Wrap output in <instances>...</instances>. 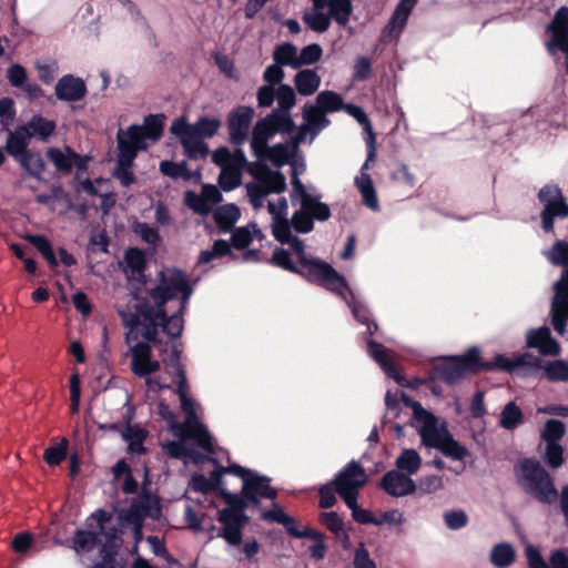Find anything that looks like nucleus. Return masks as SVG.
<instances>
[{
	"instance_id": "nucleus-10",
	"label": "nucleus",
	"mask_w": 568,
	"mask_h": 568,
	"mask_svg": "<svg viewBox=\"0 0 568 568\" xmlns=\"http://www.w3.org/2000/svg\"><path fill=\"white\" fill-rule=\"evenodd\" d=\"M285 73L283 67L274 62L266 67L263 72V80L266 82L257 89L256 99L260 108H270L276 101L282 109H293L296 104L294 88L282 83Z\"/></svg>"
},
{
	"instance_id": "nucleus-5",
	"label": "nucleus",
	"mask_w": 568,
	"mask_h": 568,
	"mask_svg": "<svg viewBox=\"0 0 568 568\" xmlns=\"http://www.w3.org/2000/svg\"><path fill=\"white\" fill-rule=\"evenodd\" d=\"M293 246L300 257L302 265L307 270V277L311 282L322 285L326 290L341 296L352 311L355 320L367 326V334L373 335L377 324L371 321V312L348 287L346 280L338 274L328 263L308 256L304 251L303 241L295 240Z\"/></svg>"
},
{
	"instance_id": "nucleus-3",
	"label": "nucleus",
	"mask_w": 568,
	"mask_h": 568,
	"mask_svg": "<svg viewBox=\"0 0 568 568\" xmlns=\"http://www.w3.org/2000/svg\"><path fill=\"white\" fill-rule=\"evenodd\" d=\"M292 166L290 193L291 202L297 206L292 217L288 219V204L284 196L276 200H267V212L271 215L272 234L276 241L290 242L291 227L296 233H310L314 229V222H325L331 217L329 206L322 202V194L312 185H305L298 175L305 170L304 163H298L293 159L290 161Z\"/></svg>"
},
{
	"instance_id": "nucleus-33",
	"label": "nucleus",
	"mask_w": 568,
	"mask_h": 568,
	"mask_svg": "<svg viewBox=\"0 0 568 568\" xmlns=\"http://www.w3.org/2000/svg\"><path fill=\"white\" fill-rule=\"evenodd\" d=\"M292 230H294L293 226L291 227V231ZM291 236H292L291 241L286 242V244H290V246L293 250L294 254L296 255L297 260H300V257L293 246V243L295 240H298V241H301V240L298 237L294 236L292 233H291ZM283 244H285V242ZM298 262H301V261H298ZM272 263L278 267L286 270V271L302 274L304 277H306L308 281H311L307 277V270L303 265H301L303 267V271H300L297 268V266L292 262L288 251H286L284 248H276L274 251L273 256H272ZM300 264H302V263H300Z\"/></svg>"
},
{
	"instance_id": "nucleus-64",
	"label": "nucleus",
	"mask_w": 568,
	"mask_h": 568,
	"mask_svg": "<svg viewBox=\"0 0 568 568\" xmlns=\"http://www.w3.org/2000/svg\"><path fill=\"white\" fill-rule=\"evenodd\" d=\"M353 565L354 568H377L374 560L371 559L368 550L365 548L364 544H361L355 550Z\"/></svg>"
},
{
	"instance_id": "nucleus-34",
	"label": "nucleus",
	"mask_w": 568,
	"mask_h": 568,
	"mask_svg": "<svg viewBox=\"0 0 568 568\" xmlns=\"http://www.w3.org/2000/svg\"><path fill=\"white\" fill-rule=\"evenodd\" d=\"M355 186L362 195L363 203L373 211H378L379 203L371 175H357Z\"/></svg>"
},
{
	"instance_id": "nucleus-32",
	"label": "nucleus",
	"mask_w": 568,
	"mask_h": 568,
	"mask_svg": "<svg viewBox=\"0 0 568 568\" xmlns=\"http://www.w3.org/2000/svg\"><path fill=\"white\" fill-rule=\"evenodd\" d=\"M225 469H229V466L217 467L211 473V476L209 478L205 477L204 475H193L190 480L191 489L199 493H209L215 490L221 483L222 475L232 474L231 470Z\"/></svg>"
},
{
	"instance_id": "nucleus-30",
	"label": "nucleus",
	"mask_w": 568,
	"mask_h": 568,
	"mask_svg": "<svg viewBox=\"0 0 568 568\" xmlns=\"http://www.w3.org/2000/svg\"><path fill=\"white\" fill-rule=\"evenodd\" d=\"M110 519L111 514L105 511L104 509L95 510L89 518V520H93L97 523V529L99 535H104V545H108V550L114 551L113 548L116 546L120 530L116 527H106V524L110 521Z\"/></svg>"
},
{
	"instance_id": "nucleus-54",
	"label": "nucleus",
	"mask_w": 568,
	"mask_h": 568,
	"mask_svg": "<svg viewBox=\"0 0 568 568\" xmlns=\"http://www.w3.org/2000/svg\"><path fill=\"white\" fill-rule=\"evenodd\" d=\"M303 21L315 32H325L331 26V19L321 11L307 12L303 16Z\"/></svg>"
},
{
	"instance_id": "nucleus-36",
	"label": "nucleus",
	"mask_w": 568,
	"mask_h": 568,
	"mask_svg": "<svg viewBox=\"0 0 568 568\" xmlns=\"http://www.w3.org/2000/svg\"><path fill=\"white\" fill-rule=\"evenodd\" d=\"M524 413L515 403H507L499 416V426L506 430H514L524 423Z\"/></svg>"
},
{
	"instance_id": "nucleus-52",
	"label": "nucleus",
	"mask_w": 568,
	"mask_h": 568,
	"mask_svg": "<svg viewBox=\"0 0 568 568\" xmlns=\"http://www.w3.org/2000/svg\"><path fill=\"white\" fill-rule=\"evenodd\" d=\"M231 252L230 244L224 240H216L211 250L202 251L199 256V264H207L217 257L227 255Z\"/></svg>"
},
{
	"instance_id": "nucleus-26",
	"label": "nucleus",
	"mask_w": 568,
	"mask_h": 568,
	"mask_svg": "<svg viewBox=\"0 0 568 568\" xmlns=\"http://www.w3.org/2000/svg\"><path fill=\"white\" fill-rule=\"evenodd\" d=\"M300 144H295V135L292 136L291 143H278L274 146L266 148L265 153L261 158V163L270 161L276 168H281L284 164L290 163L291 159L294 158ZM280 171L278 169H276Z\"/></svg>"
},
{
	"instance_id": "nucleus-13",
	"label": "nucleus",
	"mask_w": 568,
	"mask_h": 568,
	"mask_svg": "<svg viewBox=\"0 0 568 568\" xmlns=\"http://www.w3.org/2000/svg\"><path fill=\"white\" fill-rule=\"evenodd\" d=\"M538 199L544 204L541 211L542 230L551 232L556 217H568V204L565 201L561 189L557 184H546L539 190Z\"/></svg>"
},
{
	"instance_id": "nucleus-24",
	"label": "nucleus",
	"mask_w": 568,
	"mask_h": 568,
	"mask_svg": "<svg viewBox=\"0 0 568 568\" xmlns=\"http://www.w3.org/2000/svg\"><path fill=\"white\" fill-rule=\"evenodd\" d=\"M87 93V88L80 78L71 74L62 77L55 84V95L59 100L75 102L81 100Z\"/></svg>"
},
{
	"instance_id": "nucleus-12",
	"label": "nucleus",
	"mask_w": 568,
	"mask_h": 568,
	"mask_svg": "<svg viewBox=\"0 0 568 568\" xmlns=\"http://www.w3.org/2000/svg\"><path fill=\"white\" fill-rule=\"evenodd\" d=\"M227 470L242 479V495L248 501L258 505L261 498L274 499L276 497V490L270 486L268 477L261 476L256 471L237 464L230 465Z\"/></svg>"
},
{
	"instance_id": "nucleus-35",
	"label": "nucleus",
	"mask_w": 568,
	"mask_h": 568,
	"mask_svg": "<svg viewBox=\"0 0 568 568\" xmlns=\"http://www.w3.org/2000/svg\"><path fill=\"white\" fill-rule=\"evenodd\" d=\"M273 61L280 65L298 70L297 47L291 42L277 44L273 50Z\"/></svg>"
},
{
	"instance_id": "nucleus-23",
	"label": "nucleus",
	"mask_w": 568,
	"mask_h": 568,
	"mask_svg": "<svg viewBox=\"0 0 568 568\" xmlns=\"http://www.w3.org/2000/svg\"><path fill=\"white\" fill-rule=\"evenodd\" d=\"M170 131L175 135L184 149V153L190 159H204L209 154V146L202 138L186 131L182 128L174 129L172 122Z\"/></svg>"
},
{
	"instance_id": "nucleus-44",
	"label": "nucleus",
	"mask_w": 568,
	"mask_h": 568,
	"mask_svg": "<svg viewBox=\"0 0 568 568\" xmlns=\"http://www.w3.org/2000/svg\"><path fill=\"white\" fill-rule=\"evenodd\" d=\"M17 161L28 172V174L38 180L41 179V175L45 169V164L40 153L29 151L28 153L17 159Z\"/></svg>"
},
{
	"instance_id": "nucleus-6",
	"label": "nucleus",
	"mask_w": 568,
	"mask_h": 568,
	"mask_svg": "<svg viewBox=\"0 0 568 568\" xmlns=\"http://www.w3.org/2000/svg\"><path fill=\"white\" fill-rule=\"evenodd\" d=\"M163 114H150L142 125H131L125 131L118 132V164L115 178L124 186H129L135 180L131 165L139 151L146 150L150 143L156 142L163 132Z\"/></svg>"
},
{
	"instance_id": "nucleus-25",
	"label": "nucleus",
	"mask_w": 568,
	"mask_h": 568,
	"mask_svg": "<svg viewBox=\"0 0 568 568\" xmlns=\"http://www.w3.org/2000/svg\"><path fill=\"white\" fill-rule=\"evenodd\" d=\"M174 129H184L191 133L205 139L216 134L221 126V121L216 118L201 116L195 123L190 124L185 116L178 118L173 121Z\"/></svg>"
},
{
	"instance_id": "nucleus-7",
	"label": "nucleus",
	"mask_w": 568,
	"mask_h": 568,
	"mask_svg": "<svg viewBox=\"0 0 568 568\" xmlns=\"http://www.w3.org/2000/svg\"><path fill=\"white\" fill-rule=\"evenodd\" d=\"M540 366V359L532 354L524 353L507 357L496 355L491 362H480L479 351L473 347L466 354L458 357H452L439 368V377L448 384H454L464 377L467 372H478L479 369H498L508 373L519 372L521 369H531Z\"/></svg>"
},
{
	"instance_id": "nucleus-1",
	"label": "nucleus",
	"mask_w": 568,
	"mask_h": 568,
	"mask_svg": "<svg viewBox=\"0 0 568 568\" xmlns=\"http://www.w3.org/2000/svg\"><path fill=\"white\" fill-rule=\"evenodd\" d=\"M154 306L136 302L133 310H119L125 333V343L131 352V369L145 379L148 393L158 394L171 389L165 374L155 375L160 362L152 359L150 342H155L158 327L170 337H179L183 331L182 314L186 308L192 287L186 275L176 268H164L158 274V284L149 290Z\"/></svg>"
},
{
	"instance_id": "nucleus-50",
	"label": "nucleus",
	"mask_w": 568,
	"mask_h": 568,
	"mask_svg": "<svg viewBox=\"0 0 568 568\" xmlns=\"http://www.w3.org/2000/svg\"><path fill=\"white\" fill-rule=\"evenodd\" d=\"M160 171L163 175L170 176L172 179H184L191 180L193 173L187 170V164L185 161L181 163H174L172 161H162L160 163Z\"/></svg>"
},
{
	"instance_id": "nucleus-59",
	"label": "nucleus",
	"mask_w": 568,
	"mask_h": 568,
	"mask_svg": "<svg viewBox=\"0 0 568 568\" xmlns=\"http://www.w3.org/2000/svg\"><path fill=\"white\" fill-rule=\"evenodd\" d=\"M562 447L559 443L546 444L545 460L551 468H558L562 465Z\"/></svg>"
},
{
	"instance_id": "nucleus-2",
	"label": "nucleus",
	"mask_w": 568,
	"mask_h": 568,
	"mask_svg": "<svg viewBox=\"0 0 568 568\" xmlns=\"http://www.w3.org/2000/svg\"><path fill=\"white\" fill-rule=\"evenodd\" d=\"M181 351L176 344L172 345L170 355L163 357V363L172 368L178 377V387L175 392L181 402V409L185 414V420L179 423L175 414L164 402L158 405L159 415L165 419L174 436L179 437L178 442L166 444L168 454L175 458L190 459L194 463L203 460V456L191 448L190 443H195L200 448L209 454L214 453V442L206 427L199 420L196 416V403L187 396L189 385L185 371L180 362Z\"/></svg>"
},
{
	"instance_id": "nucleus-15",
	"label": "nucleus",
	"mask_w": 568,
	"mask_h": 568,
	"mask_svg": "<svg viewBox=\"0 0 568 568\" xmlns=\"http://www.w3.org/2000/svg\"><path fill=\"white\" fill-rule=\"evenodd\" d=\"M161 509L158 500L150 495L136 497L129 509L120 514L122 525H132L134 534L138 536L142 531L143 520L146 517L159 518Z\"/></svg>"
},
{
	"instance_id": "nucleus-17",
	"label": "nucleus",
	"mask_w": 568,
	"mask_h": 568,
	"mask_svg": "<svg viewBox=\"0 0 568 568\" xmlns=\"http://www.w3.org/2000/svg\"><path fill=\"white\" fill-rule=\"evenodd\" d=\"M219 521L222 528L217 536L231 546H240L243 528L248 521L247 516L241 509L224 508L219 513Z\"/></svg>"
},
{
	"instance_id": "nucleus-27",
	"label": "nucleus",
	"mask_w": 568,
	"mask_h": 568,
	"mask_svg": "<svg viewBox=\"0 0 568 568\" xmlns=\"http://www.w3.org/2000/svg\"><path fill=\"white\" fill-rule=\"evenodd\" d=\"M367 352L369 356L383 368L388 377L399 382V374L394 364L393 353L385 348L382 344L367 341Z\"/></svg>"
},
{
	"instance_id": "nucleus-48",
	"label": "nucleus",
	"mask_w": 568,
	"mask_h": 568,
	"mask_svg": "<svg viewBox=\"0 0 568 568\" xmlns=\"http://www.w3.org/2000/svg\"><path fill=\"white\" fill-rule=\"evenodd\" d=\"M323 55V49L317 43H311L305 45L300 51L297 50V63L298 69H303V67L315 64L321 60Z\"/></svg>"
},
{
	"instance_id": "nucleus-9",
	"label": "nucleus",
	"mask_w": 568,
	"mask_h": 568,
	"mask_svg": "<svg viewBox=\"0 0 568 568\" xmlns=\"http://www.w3.org/2000/svg\"><path fill=\"white\" fill-rule=\"evenodd\" d=\"M515 473L519 487L530 497L547 505L558 500L559 493L551 476L537 459L519 460Z\"/></svg>"
},
{
	"instance_id": "nucleus-47",
	"label": "nucleus",
	"mask_w": 568,
	"mask_h": 568,
	"mask_svg": "<svg viewBox=\"0 0 568 568\" xmlns=\"http://www.w3.org/2000/svg\"><path fill=\"white\" fill-rule=\"evenodd\" d=\"M327 3L333 19L341 26H345L352 13L351 0H324L323 6Z\"/></svg>"
},
{
	"instance_id": "nucleus-42",
	"label": "nucleus",
	"mask_w": 568,
	"mask_h": 568,
	"mask_svg": "<svg viewBox=\"0 0 568 568\" xmlns=\"http://www.w3.org/2000/svg\"><path fill=\"white\" fill-rule=\"evenodd\" d=\"M240 216V209L235 204L222 205L214 212L215 222L222 232L229 231Z\"/></svg>"
},
{
	"instance_id": "nucleus-8",
	"label": "nucleus",
	"mask_w": 568,
	"mask_h": 568,
	"mask_svg": "<svg viewBox=\"0 0 568 568\" xmlns=\"http://www.w3.org/2000/svg\"><path fill=\"white\" fill-rule=\"evenodd\" d=\"M403 400L413 409L414 425L418 429L425 446L437 448L445 456L455 460H463L468 455L466 447L452 437L445 424L439 425L434 414L426 410L418 402L405 395Z\"/></svg>"
},
{
	"instance_id": "nucleus-40",
	"label": "nucleus",
	"mask_w": 568,
	"mask_h": 568,
	"mask_svg": "<svg viewBox=\"0 0 568 568\" xmlns=\"http://www.w3.org/2000/svg\"><path fill=\"white\" fill-rule=\"evenodd\" d=\"M48 159L54 164L55 169L60 172H70L75 164L79 156L70 149L65 151L52 148L47 152Z\"/></svg>"
},
{
	"instance_id": "nucleus-39",
	"label": "nucleus",
	"mask_w": 568,
	"mask_h": 568,
	"mask_svg": "<svg viewBox=\"0 0 568 568\" xmlns=\"http://www.w3.org/2000/svg\"><path fill=\"white\" fill-rule=\"evenodd\" d=\"M395 465L397 470L408 475L409 477L416 474L422 466V458L415 449H403L396 458Z\"/></svg>"
},
{
	"instance_id": "nucleus-22",
	"label": "nucleus",
	"mask_w": 568,
	"mask_h": 568,
	"mask_svg": "<svg viewBox=\"0 0 568 568\" xmlns=\"http://www.w3.org/2000/svg\"><path fill=\"white\" fill-rule=\"evenodd\" d=\"M527 345L537 348L542 356H556L560 353V345L551 337L549 327L542 326L527 333Z\"/></svg>"
},
{
	"instance_id": "nucleus-31",
	"label": "nucleus",
	"mask_w": 568,
	"mask_h": 568,
	"mask_svg": "<svg viewBox=\"0 0 568 568\" xmlns=\"http://www.w3.org/2000/svg\"><path fill=\"white\" fill-rule=\"evenodd\" d=\"M30 139L31 138L29 132H27L22 125L18 126L14 131L9 132L6 143V151L9 155L17 160L29 152L27 146Z\"/></svg>"
},
{
	"instance_id": "nucleus-55",
	"label": "nucleus",
	"mask_w": 568,
	"mask_h": 568,
	"mask_svg": "<svg viewBox=\"0 0 568 568\" xmlns=\"http://www.w3.org/2000/svg\"><path fill=\"white\" fill-rule=\"evenodd\" d=\"M28 241L43 255L51 266H57L58 261L50 242L42 235H29Z\"/></svg>"
},
{
	"instance_id": "nucleus-4",
	"label": "nucleus",
	"mask_w": 568,
	"mask_h": 568,
	"mask_svg": "<svg viewBox=\"0 0 568 568\" xmlns=\"http://www.w3.org/2000/svg\"><path fill=\"white\" fill-rule=\"evenodd\" d=\"M212 161L220 168L217 179L220 187L232 191L242 184V172L246 171L252 181L245 184L246 196L255 211L264 207L266 199L272 194H281L286 190V178L277 170H272L261 161L248 162L241 148L231 152L226 146L216 149Z\"/></svg>"
},
{
	"instance_id": "nucleus-57",
	"label": "nucleus",
	"mask_w": 568,
	"mask_h": 568,
	"mask_svg": "<svg viewBox=\"0 0 568 568\" xmlns=\"http://www.w3.org/2000/svg\"><path fill=\"white\" fill-rule=\"evenodd\" d=\"M422 494H434L444 488V478L439 475H425L416 484Z\"/></svg>"
},
{
	"instance_id": "nucleus-45",
	"label": "nucleus",
	"mask_w": 568,
	"mask_h": 568,
	"mask_svg": "<svg viewBox=\"0 0 568 568\" xmlns=\"http://www.w3.org/2000/svg\"><path fill=\"white\" fill-rule=\"evenodd\" d=\"M254 237L257 240H262L263 237L262 232L256 227L255 224L239 227L232 234V245L239 250L245 248L250 245Z\"/></svg>"
},
{
	"instance_id": "nucleus-56",
	"label": "nucleus",
	"mask_w": 568,
	"mask_h": 568,
	"mask_svg": "<svg viewBox=\"0 0 568 568\" xmlns=\"http://www.w3.org/2000/svg\"><path fill=\"white\" fill-rule=\"evenodd\" d=\"M547 258L554 264L559 266L568 265V242L557 241L550 251L546 253ZM568 271V268H567ZM566 272V270L564 271ZM565 274V273H562ZM564 275H561L562 277Z\"/></svg>"
},
{
	"instance_id": "nucleus-58",
	"label": "nucleus",
	"mask_w": 568,
	"mask_h": 568,
	"mask_svg": "<svg viewBox=\"0 0 568 568\" xmlns=\"http://www.w3.org/2000/svg\"><path fill=\"white\" fill-rule=\"evenodd\" d=\"M184 202L189 209L197 214L207 215L210 213V206L205 204L201 193L197 194L193 191L185 192Z\"/></svg>"
},
{
	"instance_id": "nucleus-16",
	"label": "nucleus",
	"mask_w": 568,
	"mask_h": 568,
	"mask_svg": "<svg viewBox=\"0 0 568 568\" xmlns=\"http://www.w3.org/2000/svg\"><path fill=\"white\" fill-rule=\"evenodd\" d=\"M303 123L298 126L295 135V144L304 143L307 138L310 143L317 134L327 128L331 123L329 119L314 103L306 102L302 108Z\"/></svg>"
},
{
	"instance_id": "nucleus-41",
	"label": "nucleus",
	"mask_w": 568,
	"mask_h": 568,
	"mask_svg": "<svg viewBox=\"0 0 568 568\" xmlns=\"http://www.w3.org/2000/svg\"><path fill=\"white\" fill-rule=\"evenodd\" d=\"M314 104L325 114L337 112L345 106L342 95L331 90L320 92Z\"/></svg>"
},
{
	"instance_id": "nucleus-53",
	"label": "nucleus",
	"mask_w": 568,
	"mask_h": 568,
	"mask_svg": "<svg viewBox=\"0 0 568 568\" xmlns=\"http://www.w3.org/2000/svg\"><path fill=\"white\" fill-rule=\"evenodd\" d=\"M546 377L552 382L568 381V363L565 361L548 362L544 366Z\"/></svg>"
},
{
	"instance_id": "nucleus-61",
	"label": "nucleus",
	"mask_w": 568,
	"mask_h": 568,
	"mask_svg": "<svg viewBox=\"0 0 568 568\" xmlns=\"http://www.w3.org/2000/svg\"><path fill=\"white\" fill-rule=\"evenodd\" d=\"M352 511V517L359 524H373L376 525L377 517L372 511L363 509L357 504V498H354V503L346 504Z\"/></svg>"
},
{
	"instance_id": "nucleus-43",
	"label": "nucleus",
	"mask_w": 568,
	"mask_h": 568,
	"mask_svg": "<svg viewBox=\"0 0 568 568\" xmlns=\"http://www.w3.org/2000/svg\"><path fill=\"white\" fill-rule=\"evenodd\" d=\"M516 552L511 545L501 542L493 547L490 561L497 568H506L515 561Z\"/></svg>"
},
{
	"instance_id": "nucleus-14",
	"label": "nucleus",
	"mask_w": 568,
	"mask_h": 568,
	"mask_svg": "<svg viewBox=\"0 0 568 568\" xmlns=\"http://www.w3.org/2000/svg\"><path fill=\"white\" fill-rule=\"evenodd\" d=\"M367 475L362 465L357 462L348 463L332 481L336 493L345 504L354 503L358 497L359 489L366 484Z\"/></svg>"
},
{
	"instance_id": "nucleus-49",
	"label": "nucleus",
	"mask_w": 568,
	"mask_h": 568,
	"mask_svg": "<svg viewBox=\"0 0 568 568\" xmlns=\"http://www.w3.org/2000/svg\"><path fill=\"white\" fill-rule=\"evenodd\" d=\"M417 1L418 0H400L389 22L392 29L398 28L400 30L404 28Z\"/></svg>"
},
{
	"instance_id": "nucleus-51",
	"label": "nucleus",
	"mask_w": 568,
	"mask_h": 568,
	"mask_svg": "<svg viewBox=\"0 0 568 568\" xmlns=\"http://www.w3.org/2000/svg\"><path fill=\"white\" fill-rule=\"evenodd\" d=\"M564 435L565 424L558 419L547 420L541 430V438L546 444L559 443Z\"/></svg>"
},
{
	"instance_id": "nucleus-63",
	"label": "nucleus",
	"mask_w": 568,
	"mask_h": 568,
	"mask_svg": "<svg viewBox=\"0 0 568 568\" xmlns=\"http://www.w3.org/2000/svg\"><path fill=\"white\" fill-rule=\"evenodd\" d=\"M134 231L148 244L155 245L160 241L158 230L146 223L136 224Z\"/></svg>"
},
{
	"instance_id": "nucleus-19",
	"label": "nucleus",
	"mask_w": 568,
	"mask_h": 568,
	"mask_svg": "<svg viewBox=\"0 0 568 568\" xmlns=\"http://www.w3.org/2000/svg\"><path fill=\"white\" fill-rule=\"evenodd\" d=\"M254 115L251 106H239L227 120L230 141L236 146L243 145L248 138V130Z\"/></svg>"
},
{
	"instance_id": "nucleus-18",
	"label": "nucleus",
	"mask_w": 568,
	"mask_h": 568,
	"mask_svg": "<svg viewBox=\"0 0 568 568\" xmlns=\"http://www.w3.org/2000/svg\"><path fill=\"white\" fill-rule=\"evenodd\" d=\"M555 296L551 302L552 326L559 335L566 332L568 320V270L562 278L554 284Z\"/></svg>"
},
{
	"instance_id": "nucleus-37",
	"label": "nucleus",
	"mask_w": 568,
	"mask_h": 568,
	"mask_svg": "<svg viewBox=\"0 0 568 568\" xmlns=\"http://www.w3.org/2000/svg\"><path fill=\"white\" fill-rule=\"evenodd\" d=\"M22 126L29 132L31 139L37 138L41 141H47L55 130V123L53 121L47 120L40 115L33 116Z\"/></svg>"
},
{
	"instance_id": "nucleus-62",
	"label": "nucleus",
	"mask_w": 568,
	"mask_h": 568,
	"mask_svg": "<svg viewBox=\"0 0 568 568\" xmlns=\"http://www.w3.org/2000/svg\"><path fill=\"white\" fill-rule=\"evenodd\" d=\"M444 521L449 529L457 530L467 525L468 517L463 510H453L444 514Z\"/></svg>"
},
{
	"instance_id": "nucleus-46",
	"label": "nucleus",
	"mask_w": 568,
	"mask_h": 568,
	"mask_svg": "<svg viewBox=\"0 0 568 568\" xmlns=\"http://www.w3.org/2000/svg\"><path fill=\"white\" fill-rule=\"evenodd\" d=\"M99 541V532L78 529L73 537V549L77 552H89Z\"/></svg>"
},
{
	"instance_id": "nucleus-21",
	"label": "nucleus",
	"mask_w": 568,
	"mask_h": 568,
	"mask_svg": "<svg viewBox=\"0 0 568 568\" xmlns=\"http://www.w3.org/2000/svg\"><path fill=\"white\" fill-rule=\"evenodd\" d=\"M525 555L529 568H568V548L556 549L549 557L547 564L541 557L539 550L532 545H527Z\"/></svg>"
},
{
	"instance_id": "nucleus-38",
	"label": "nucleus",
	"mask_w": 568,
	"mask_h": 568,
	"mask_svg": "<svg viewBox=\"0 0 568 568\" xmlns=\"http://www.w3.org/2000/svg\"><path fill=\"white\" fill-rule=\"evenodd\" d=\"M123 439L128 443V450L132 455H141L145 452L144 440L146 432L138 426H126L122 432Z\"/></svg>"
},
{
	"instance_id": "nucleus-28",
	"label": "nucleus",
	"mask_w": 568,
	"mask_h": 568,
	"mask_svg": "<svg viewBox=\"0 0 568 568\" xmlns=\"http://www.w3.org/2000/svg\"><path fill=\"white\" fill-rule=\"evenodd\" d=\"M321 77L314 69H298L294 75V91L302 97H311L317 92L321 85Z\"/></svg>"
},
{
	"instance_id": "nucleus-11",
	"label": "nucleus",
	"mask_w": 568,
	"mask_h": 568,
	"mask_svg": "<svg viewBox=\"0 0 568 568\" xmlns=\"http://www.w3.org/2000/svg\"><path fill=\"white\" fill-rule=\"evenodd\" d=\"M292 109H282L276 106L270 114L264 119L256 122L253 128L251 149L253 154L256 156V161H261V158L268 146V141L276 133H291L295 129L294 120L291 115Z\"/></svg>"
},
{
	"instance_id": "nucleus-20",
	"label": "nucleus",
	"mask_w": 568,
	"mask_h": 568,
	"mask_svg": "<svg viewBox=\"0 0 568 568\" xmlns=\"http://www.w3.org/2000/svg\"><path fill=\"white\" fill-rule=\"evenodd\" d=\"M381 487L393 497L407 496L417 489L416 483L397 469L389 470L382 477Z\"/></svg>"
},
{
	"instance_id": "nucleus-60",
	"label": "nucleus",
	"mask_w": 568,
	"mask_h": 568,
	"mask_svg": "<svg viewBox=\"0 0 568 568\" xmlns=\"http://www.w3.org/2000/svg\"><path fill=\"white\" fill-rule=\"evenodd\" d=\"M67 440L63 439L60 445L48 447L44 450L43 458L49 465H59L67 456Z\"/></svg>"
},
{
	"instance_id": "nucleus-29",
	"label": "nucleus",
	"mask_w": 568,
	"mask_h": 568,
	"mask_svg": "<svg viewBox=\"0 0 568 568\" xmlns=\"http://www.w3.org/2000/svg\"><path fill=\"white\" fill-rule=\"evenodd\" d=\"M145 257L138 248H129L124 255V273L130 281H144Z\"/></svg>"
}]
</instances>
